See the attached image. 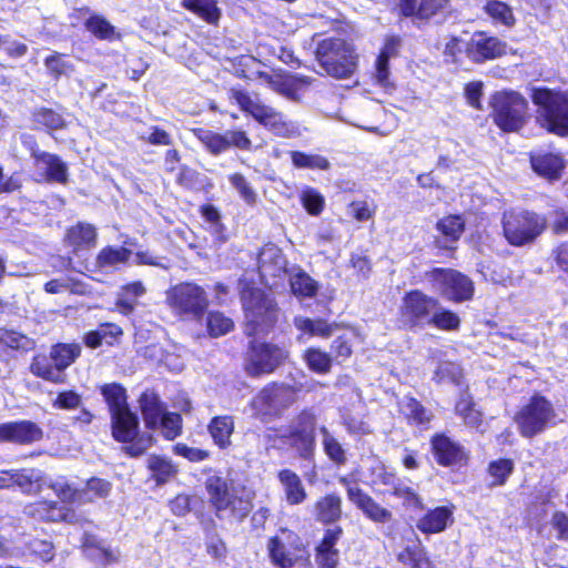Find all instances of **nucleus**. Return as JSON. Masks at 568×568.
<instances>
[{"mask_svg":"<svg viewBox=\"0 0 568 568\" xmlns=\"http://www.w3.org/2000/svg\"><path fill=\"white\" fill-rule=\"evenodd\" d=\"M48 487L59 498L58 501L60 504L69 506H73L74 504L83 505V498H85V490L75 487L67 478L61 477V479L50 483Z\"/></svg>","mask_w":568,"mask_h":568,"instance_id":"nucleus-40","label":"nucleus"},{"mask_svg":"<svg viewBox=\"0 0 568 568\" xmlns=\"http://www.w3.org/2000/svg\"><path fill=\"white\" fill-rule=\"evenodd\" d=\"M28 150L33 160V164L36 166H44V171L41 174L43 181L63 185L68 183V165L58 154L41 150L36 140L31 142Z\"/></svg>","mask_w":568,"mask_h":568,"instance_id":"nucleus-20","label":"nucleus"},{"mask_svg":"<svg viewBox=\"0 0 568 568\" xmlns=\"http://www.w3.org/2000/svg\"><path fill=\"white\" fill-rule=\"evenodd\" d=\"M123 335L122 328L115 323H101L97 329L89 331L83 336V343L89 348H98L106 337L116 339Z\"/></svg>","mask_w":568,"mask_h":568,"instance_id":"nucleus-45","label":"nucleus"},{"mask_svg":"<svg viewBox=\"0 0 568 568\" xmlns=\"http://www.w3.org/2000/svg\"><path fill=\"white\" fill-rule=\"evenodd\" d=\"M29 371L33 376L52 384H63L65 382V375L58 371L50 355L43 353H38L32 357Z\"/></svg>","mask_w":568,"mask_h":568,"instance_id":"nucleus-35","label":"nucleus"},{"mask_svg":"<svg viewBox=\"0 0 568 568\" xmlns=\"http://www.w3.org/2000/svg\"><path fill=\"white\" fill-rule=\"evenodd\" d=\"M556 410L544 395L535 394L515 414L514 422L524 438H534L554 424Z\"/></svg>","mask_w":568,"mask_h":568,"instance_id":"nucleus-12","label":"nucleus"},{"mask_svg":"<svg viewBox=\"0 0 568 568\" xmlns=\"http://www.w3.org/2000/svg\"><path fill=\"white\" fill-rule=\"evenodd\" d=\"M159 428H161L162 436L165 439H175L182 434L183 430L182 415L176 412H165L161 417V424H159Z\"/></svg>","mask_w":568,"mask_h":568,"instance_id":"nucleus-60","label":"nucleus"},{"mask_svg":"<svg viewBox=\"0 0 568 568\" xmlns=\"http://www.w3.org/2000/svg\"><path fill=\"white\" fill-rule=\"evenodd\" d=\"M206 332L210 337L217 338L229 334L235 327L232 318L221 311H207L205 314Z\"/></svg>","mask_w":568,"mask_h":568,"instance_id":"nucleus-50","label":"nucleus"},{"mask_svg":"<svg viewBox=\"0 0 568 568\" xmlns=\"http://www.w3.org/2000/svg\"><path fill=\"white\" fill-rule=\"evenodd\" d=\"M435 229L443 239H436L434 246L439 251H455V244L466 230V221L462 214H448L436 222Z\"/></svg>","mask_w":568,"mask_h":568,"instance_id":"nucleus-24","label":"nucleus"},{"mask_svg":"<svg viewBox=\"0 0 568 568\" xmlns=\"http://www.w3.org/2000/svg\"><path fill=\"white\" fill-rule=\"evenodd\" d=\"M267 555L273 566L285 568V564L292 558L286 545L278 536H272L267 540Z\"/></svg>","mask_w":568,"mask_h":568,"instance_id":"nucleus-61","label":"nucleus"},{"mask_svg":"<svg viewBox=\"0 0 568 568\" xmlns=\"http://www.w3.org/2000/svg\"><path fill=\"white\" fill-rule=\"evenodd\" d=\"M455 506L453 504L427 509L416 521V528L423 535L444 532L454 524Z\"/></svg>","mask_w":568,"mask_h":568,"instance_id":"nucleus-23","label":"nucleus"},{"mask_svg":"<svg viewBox=\"0 0 568 568\" xmlns=\"http://www.w3.org/2000/svg\"><path fill=\"white\" fill-rule=\"evenodd\" d=\"M290 158L296 169L326 171L331 168L329 161L320 154H308L303 151H291Z\"/></svg>","mask_w":568,"mask_h":568,"instance_id":"nucleus-53","label":"nucleus"},{"mask_svg":"<svg viewBox=\"0 0 568 568\" xmlns=\"http://www.w3.org/2000/svg\"><path fill=\"white\" fill-rule=\"evenodd\" d=\"M204 488L207 503L220 520L242 524L253 510L255 493L242 483L214 474L205 478Z\"/></svg>","mask_w":568,"mask_h":568,"instance_id":"nucleus-3","label":"nucleus"},{"mask_svg":"<svg viewBox=\"0 0 568 568\" xmlns=\"http://www.w3.org/2000/svg\"><path fill=\"white\" fill-rule=\"evenodd\" d=\"M100 392L108 405L110 416L130 408L126 389L122 384H104L101 386Z\"/></svg>","mask_w":568,"mask_h":568,"instance_id":"nucleus-39","label":"nucleus"},{"mask_svg":"<svg viewBox=\"0 0 568 568\" xmlns=\"http://www.w3.org/2000/svg\"><path fill=\"white\" fill-rule=\"evenodd\" d=\"M501 234L513 247L532 245L548 229L545 214L526 207H510L500 219Z\"/></svg>","mask_w":568,"mask_h":568,"instance_id":"nucleus-6","label":"nucleus"},{"mask_svg":"<svg viewBox=\"0 0 568 568\" xmlns=\"http://www.w3.org/2000/svg\"><path fill=\"white\" fill-rule=\"evenodd\" d=\"M454 413L459 416L468 427L478 428L484 423V415L476 407L471 394L466 389L462 392L454 405Z\"/></svg>","mask_w":568,"mask_h":568,"instance_id":"nucleus-34","label":"nucleus"},{"mask_svg":"<svg viewBox=\"0 0 568 568\" xmlns=\"http://www.w3.org/2000/svg\"><path fill=\"white\" fill-rule=\"evenodd\" d=\"M338 483L345 488L347 499L362 514L375 524H386L393 519V513L377 503L369 494L346 476L338 478Z\"/></svg>","mask_w":568,"mask_h":568,"instance_id":"nucleus-17","label":"nucleus"},{"mask_svg":"<svg viewBox=\"0 0 568 568\" xmlns=\"http://www.w3.org/2000/svg\"><path fill=\"white\" fill-rule=\"evenodd\" d=\"M528 160L532 172L550 183L564 175L566 161L559 152L537 149L528 153Z\"/></svg>","mask_w":568,"mask_h":568,"instance_id":"nucleus-21","label":"nucleus"},{"mask_svg":"<svg viewBox=\"0 0 568 568\" xmlns=\"http://www.w3.org/2000/svg\"><path fill=\"white\" fill-rule=\"evenodd\" d=\"M166 304L181 321L202 323L210 301L205 290L193 282H181L166 291Z\"/></svg>","mask_w":568,"mask_h":568,"instance_id":"nucleus-10","label":"nucleus"},{"mask_svg":"<svg viewBox=\"0 0 568 568\" xmlns=\"http://www.w3.org/2000/svg\"><path fill=\"white\" fill-rule=\"evenodd\" d=\"M173 453L176 456H181L190 463H200L210 458L211 453L207 449L191 447L185 443H176L172 447Z\"/></svg>","mask_w":568,"mask_h":568,"instance_id":"nucleus-64","label":"nucleus"},{"mask_svg":"<svg viewBox=\"0 0 568 568\" xmlns=\"http://www.w3.org/2000/svg\"><path fill=\"white\" fill-rule=\"evenodd\" d=\"M67 54L53 51L43 60L48 74L54 81H59L62 77H69L74 71L72 62L67 60Z\"/></svg>","mask_w":568,"mask_h":568,"instance_id":"nucleus-47","label":"nucleus"},{"mask_svg":"<svg viewBox=\"0 0 568 568\" xmlns=\"http://www.w3.org/2000/svg\"><path fill=\"white\" fill-rule=\"evenodd\" d=\"M138 403L145 428L159 429L161 417L166 412V406L160 396L153 390H144L140 394Z\"/></svg>","mask_w":568,"mask_h":568,"instance_id":"nucleus-28","label":"nucleus"},{"mask_svg":"<svg viewBox=\"0 0 568 568\" xmlns=\"http://www.w3.org/2000/svg\"><path fill=\"white\" fill-rule=\"evenodd\" d=\"M318 430L322 435V447L326 457L336 466L345 465L347 455L339 440L324 425L321 426Z\"/></svg>","mask_w":568,"mask_h":568,"instance_id":"nucleus-43","label":"nucleus"},{"mask_svg":"<svg viewBox=\"0 0 568 568\" xmlns=\"http://www.w3.org/2000/svg\"><path fill=\"white\" fill-rule=\"evenodd\" d=\"M314 57L326 74L336 80L352 78L359 64L356 45L352 41L339 37H328L320 40L316 43Z\"/></svg>","mask_w":568,"mask_h":568,"instance_id":"nucleus-5","label":"nucleus"},{"mask_svg":"<svg viewBox=\"0 0 568 568\" xmlns=\"http://www.w3.org/2000/svg\"><path fill=\"white\" fill-rule=\"evenodd\" d=\"M300 201L304 210L312 216H318L325 209V199L315 187H305L300 195Z\"/></svg>","mask_w":568,"mask_h":568,"instance_id":"nucleus-58","label":"nucleus"},{"mask_svg":"<svg viewBox=\"0 0 568 568\" xmlns=\"http://www.w3.org/2000/svg\"><path fill=\"white\" fill-rule=\"evenodd\" d=\"M207 433L213 445L220 450H229L233 446L232 437L235 433V417L230 414L213 416L207 425Z\"/></svg>","mask_w":568,"mask_h":568,"instance_id":"nucleus-26","label":"nucleus"},{"mask_svg":"<svg viewBox=\"0 0 568 568\" xmlns=\"http://www.w3.org/2000/svg\"><path fill=\"white\" fill-rule=\"evenodd\" d=\"M31 120L38 128H43L48 131L62 130L65 126L63 116L48 106L36 108L31 113Z\"/></svg>","mask_w":568,"mask_h":568,"instance_id":"nucleus-46","label":"nucleus"},{"mask_svg":"<svg viewBox=\"0 0 568 568\" xmlns=\"http://www.w3.org/2000/svg\"><path fill=\"white\" fill-rule=\"evenodd\" d=\"M465 53L475 63L495 60L507 53V43L486 31H476L466 43Z\"/></svg>","mask_w":568,"mask_h":568,"instance_id":"nucleus-19","label":"nucleus"},{"mask_svg":"<svg viewBox=\"0 0 568 568\" xmlns=\"http://www.w3.org/2000/svg\"><path fill=\"white\" fill-rule=\"evenodd\" d=\"M84 28L99 40H111L114 37V27L102 16L90 13Z\"/></svg>","mask_w":568,"mask_h":568,"instance_id":"nucleus-57","label":"nucleus"},{"mask_svg":"<svg viewBox=\"0 0 568 568\" xmlns=\"http://www.w3.org/2000/svg\"><path fill=\"white\" fill-rule=\"evenodd\" d=\"M32 341L26 335L14 329H0V352L7 351H28Z\"/></svg>","mask_w":568,"mask_h":568,"instance_id":"nucleus-54","label":"nucleus"},{"mask_svg":"<svg viewBox=\"0 0 568 568\" xmlns=\"http://www.w3.org/2000/svg\"><path fill=\"white\" fill-rule=\"evenodd\" d=\"M132 252L130 248L124 246H111L103 247L97 255V265L100 268L112 267L118 264H125Z\"/></svg>","mask_w":568,"mask_h":568,"instance_id":"nucleus-51","label":"nucleus"},{"mask_svg":"<svg viewBox=\"0 0 568 568\" xmlns=\"http://www.w3.org/2000/svg\"><path fill=\"white\" fill-rule=\"evenodd\" d=\"M191 132L213 156H217L229 149L248 151L252 148L251 139L243 130H229L225 133H219L205 128H193Z\"/></svg>","mask_w":568,"mask_h":568,"instance_id":"nucleus-15","label":"nucleus"},{"mask_svg":"<svg viewBox=\"0 0 568 568\" xmlns=\"http://www.w3.org/2000/svg\"><path fill=\"white\" fill-rule=\"evenodd\" d=\"M80 355L81 346L78 343H55L50 349V358L61 374H64Z\"/></svg>","mask_w":568,"mask_h":568,"instance_id":"nucleus-37","label":"nucleus"},{"mask_svg":"<svg viewBox=\"0 0 568 568\" xmlns=\"http://www.w3.org/2000/svg\"><path fill=\"white\" fill-rule=\"evenodd\" d=\"M110 418L112 437L123 444L122 450L126 456L140 457L154 444L151 434L140 432L139 417L131 408L113 414Z\"/></svg>","mask_w":568,"mask_h":568,"instance_id":"nucleus-11","label":"nucleus"},{"mask_svg":"<svg viewBox=\"0 0 568 568\" xmlns=\"http://www.w3.org/2000/svg\"><path fill=\"white\" fill-rule=\"evenodd\" d=\"M12 487L17 486L22 493L30 495L40 490L41 477L36 475L34 469L11 470Z\"/></svg>","mask_w":568,"mask_h":568,"instance_id":"nucleus-56","label":"nucleus"},{"mask_svg":"<svg viewBox=\"0 0 568 568\" xmlns=\"http://www.w3.org/2000/svg\"><path fill=\"white\" fill-rule=\"evenodd\" d=\"M229 181L247 205H255L257 195L242 173L235 172L230 174Z\"/></svg>","mask_w":568,"mask_h":568,"instance_id":"nucleus-62","label":"nucleus"},{"mask_svg":"<svg viewBox=\"0 0 568 568\" xmlns=\"http://www.w3.org/2000/svg\"><path fill=\"white\" fill-rule=\"evenodd\" d=\"M85 498L83 504L94 503L97 499H104L110 496L112 484L108 479L92 476L85 480Z\"/></svg>","mask_w":568,"mask_h":568,"instance_id":"nucleus-55","label":"nucleus"},{"mask_svg":"<svg viewBox=\"0 0 568 568\" xmlns=\"http://www.w3.org/2000/svg\"><path fill=\"white\" fill-rule=\"evenodd\" d=\"M230 99L236 103L242 112L251 115L261 125L275 129L284 124L281 112L257 100H253L251 94L244 89L232 88L230 90Z\"/></svg>","mask_w":568,"mask_h":568,"instance_id":"nucleus-18","label":"nucleus"},{"mask_svg":"<svg viewBox=\"0 0 568 568\" xmlns=\"http://www.w3.org/2000/svg\"><path fill=\"white\" fill-rule=\"evenodd\" d=\"M530 100L536 106L535 122L546 132L568 136V91L534 87Z\"/></svg>","mask_w":568,"mask_h":568,"instance_id":"nucleus-4","label":"nucleus"},{"mask_svg":"<svg viewBox=\"0 0 568 568\" xmlns=\"http://www.w3.org/2000/svg\"><path fill=\"white\" fill-rule=\"evenodd\" d=\"M311 513L316 523L335 526L343 518V499L336 491L325 493L316 498Z\"/></svg>","mask_w":568,"mask_h":568,"instance_id":"nucleus-25","label":"nucleus"},{"mask_svg":"<svg viewBox=\"0 0 568 568\" xmlns=\"http://www.w3.org/2000/svg\"><path fill=\"white\" fill-rule=\"evenodd\" d=\"M317 424V414L313 408L305 407L276 437L285 448L293 450L297 457L313 462L316 455Z\"/></svg>","mask_w":568,"mask_h":568,"instance_id":"nucleus-8","label":"nucleus"},{"mask_svg":"<svg viewBox=\"0 0 568 568\" xmlns=\"http://www.w3.org/2000/svg\"><path fill=\"white\" fill-rule=\"evenodd\" d=\"M490 118L494 124L505 133L519 132L529 120V104L518 91L503 90L490 98Z\"/></svg>","mask_w":568,"mask_h":568,"instance_id":"nucleus-9","label":"nucleus"},{"mask_svg":"<svg viewBox=\"0 0 568 568\" xmlns=\"http://www.w3.org/2000/svg\"><path fill=\"white\" fill-rule=\"evenodd\" d=\"M240 300L246 318L244 333L250 337L242 354L243 372L253 379L270 376L291 361V352L285 345L257 338V335L267 334L274 328L277 303L252 282L241 287Z\"/></svg>","mask_w":568,"mask_h":568,"instance_id":"nucleus-1","label":"nucleus"},{"mask_svg":"<svg viewBox=\"0 0 568 568\" xmlns=\"http://www.w3.org/2000/svg\"><path fill=\"white\" fill-rule=\"evenodd\" d=\"M429 450L436 465L443 468H460L470 460L469 450L448 432H436L429 437Z\"/></svg>","mask_w":568,"mask_h":568,"instance_id":"nucleus-14","label":"nucleus"},{"mask_svg":"<svg viewBox=\"0 0 568 568\" xmlns=\"http://www.w3.org/2000/svg\"><path fill=\"white\" fill-rule=\"evenodd\" d=\"M399 413L408 426L422 429H427L434 419L433 412L412 395L405 396L404 403L399 406Z\"/></svg>","mask_w":568,"mask_h":568,"instance_id":"nucleus-30","label":"nucleus"},{"mask_svg":"<svg viewBox=\"0 0 568 568\" xmlns=\"http://www.w3.org/2000/svg\"><path fill=\"white\" fill-rule=\"evenodd\" d=\"M8 425L11 444L27 446L41 442L44 437L41 426L30 419L11 420Z\"/></svg>","mask_w":568,"mask_h":568,"instance_id":"nucleus-31","label":"nucleus"},{"mask_svg":"<svg viewBox=\"0 0 568 568\" xmlns=\"http://www.w3.org/2000/svg\"><path fill=\"white\" fill-rule=\"evenodd\" d=\"M396 6L402 18L429 21L439 14L449 12L450 0H397Z\"/></svg>","mask_w":568,"mask_h":568,"instance_id":"nucleus-22","label":"nucleus"},{"mask_svg":"<svg viewBox=\"0 0 568 568\" xmlns=\"http://www.w3.org/2000/svg\"><path fill=\"white\" fill-rule=\"evenodd\" d=\"M302 359L306 367L317 375L328 374L335 364L328 352L315 346L307 347L302 354Z\"/></svg>","mask_w":568,"mask_h":568,"instance_id":"nucleus-38","label":"nucleus"},{"mask_svg":"<svg viewBox=\"0 0 568 568\" xmlns=\"http://www.w3.org/2000/svg\"><path fill=\"white\" fill-rule=\"evenodd\" d=\"M297 395L298 388L295 385L268 382L250 402L253 417L264 424L277 420L297 402Z\"/></svg>","mask_w":568,"mask_h":568,"instance_id":"nucleus-7","label":"nucleus"},{"mask_svg":"<svg viewBox=\"0 0 568 568\" xmlns=\"http://www.w3.org/2000/svg\"><path fill=\"white\" fill-rule=\"evenodd\" d=\"M396 559L399 564L408 568H436L417 536L412 545H406L397 552Z\"/></svg>","mask_w":568,"mask_h":568,"instance_id":"nucleus-32","label":"nucleus"},{"mask_svg":"<svg viewBox=\"0 0 568 568\" xmlns=\"http://www.w3.org/2000/svg\"><path fill=\"white\" fill-rule=\"evenodd\" d=\"M296 327L311 336L328 338L333 335L334 332L339 329L342 325L337 322L328 323L324 318L313 320L310 317H304L296 323Z\"/></svg>","mask_w":568,"mask_h":568,"instance_id":"nucleus-44","label":"nucleus"},{"mask_svg":"<svg viewBox=\"0 0 568 568\" xmlns=\"http://www.w3.org/2000/svg\"><path fill=\"white\" fill-rule=\"evenodd\" d=\"M290 288L297 298H314L320 290L318 283L304 270L290 276Z\"/></svg>","mask_w":568,"mask_h":568,"instance_id":"nucleus-41","label":"nucleus"},{"mask_svg":"<svg viewBox=\"0 0 568 568\" xmlns=\"http://www.w3.org/2000/svg\"><path fill=\"white\" fill-rule=\"evenodd\" d=\"M483 11L494 23L506 28H513L517 22L513 8L501 0H487Z\"/></svg>","mask_w":568,"mask_h":568,"instance_id":"nucleus-42","label":"nucleus"},{"mask_svg":"<svg viewBox=\"0 0 568 568\" xmlns=\"http://www.w3.org/2000/svg\"><path fill=\"white\" fill-rule=\"evenodd\" d=\"M389 495L402 500V505L406 509L424 510L425 505L420 495L410 486L405 485L402 480L394 485V489Z\"/></svg>","mask_w":568,"mask_h":568,"instance_id":"nucleus-52","label":"nucleus"},{"mask_svg":"<svg viewBox=\"0 0 568 568\" xmlns=\"http://www.w3.org/2000/svg\"><path fill=\"white\" fill-rule=\"evenodd\" d=\"M284 490L285 501L288 506H298L308 499V493L297 473L283 468L276 475Z\"/></svg>","mask_w":568,"mask_h":568,"instance_id":"nucleus-29","label":"nucleus"},{"mask_svg":"<svg viewBox=\"0 0 568 568\" xmlns=\"http://www.w3.org/2000/svg\"><path fill=\"white\" fill-rule=\"evenodd\" d=\"M426 275L432 282L439 283L442 293L454 303L470 301L474 296L473 281L457 270L434 267Z\"/></svg>","mask_w":568,"mask_h":568,"instance_id":"nucleus-16","label":"nucleus"},{"mask_svg":"<svg viewBox=\"0 0 568 568\" xmlns=\"http://www.w3.org/2000/svg\"><path fill=\"white\" fill-rule=\"evenodd\" d=\"M343 528L341 526H333L331 528H326L323 532V537L315 546L314 550L327 551L339 555L338 549L336 548L337 542L343 536Z\"/></svg>","mask_w":568,"mask_h":568,"instance_id":"nucleus-63","label":"nucleus"},{"mask_svg":"<svg viewBox=\"0 0 568 568\" xmlns=\"http://www.w3.org/2000/svg\"><path fill=\"white\" fill-rule=\"evenodd\" d=\"M26 517L43 524H65L71 526H84L90 519L74 506L62 505L58 500L40 498L24 506Z\"/></svg>","mask_w":568,"mask_h":568,"instance_id":"nucleus-13","label":"nucleus"},{"mask_svg":"<svg viewBox=\"0 0 568 568\" xmlns=\"http://www.w3.org/2000/svg\"><path fill=\"white\" fill-rule=\"evenodd\" d=\"M180 4L207 24L219 26L222 10L217 0H181Z\"/></svg>","mask_w":568,"mask_h":568,"instance_id":"nucleus-33","label":"nucleus"},{"mask_svg":"<svg viewBox=\"0 0 568 568\" xmlns=\"http://www.w3.org/2000/svg\"><path fill=\"white\" fill-rule=\"evenodd\" d=\"M432 379L437 385L450 383L462 386L465 383L463 369L453 362H440L435 368Z\"/></svg>","mask_w":568,"mask_h":568,"instance_id":"nucleus-49","label":"nucleus"},{"mask_svg":"<svg viewBox=\"0 0 568 568\" xmlns=\"http://www.w3.org/2000/svg\"><path fill=\"white\" fill-rule=\"evenodd\" d=\"M146 467L150 471V479L158 486L169 483L179 473L178 466L171 459L156 454L149 457Z\"/></svg>","mask_w":568,"mask_h":568,"instance_id":"nucleus-36","label":"nucleus"},{"mask_svg":"<svg viewBox=\"0 0 568 568\" xmlns=\"http://www.w3.org/2000/svg\"><path fill=\"white\" fill-rule=\"evenodd\" d=\"M398 327L415 332L425 327H435L443 332L460 328L462 320L453 310L442 307L437 297L419 288L406 291L397 310Z\"/></svg>","mask_w":568,"mask_h":568,"instance_id":"nucleus-2","label":"nucleus"},{"mask_svg":"<svg viewBox=\"0 0 568 568\" xmlns=\"http://www.w3.org/2000/svg\"><path fill=\"white\" fill-rule=\"evenodd\" d=\"M329 354L336 365L349 359L354 353L353 339L349 335L342 334L334 338L329 345Z\"/></svg>","mask_w":568,"mask_h":568,"instance_id":"nucleus-59","label":"nucleus"},{"mask_svg":"<svg viewBox=\"0 0 568 568\" xmlns=\"http://www.w3.org/2000/svg\"><path fill=\"white\" fill-rule=\"evenodd\" d=\"M97 229L87 222H77L65 231L63 242L77 254L80 251L89 250L97 245Z\"/></svg>","mask_w":568,"mask_h":568,"instance_id":"nucleus-27","label":"nucleus"},{"mask_svg":"<svg viewBox=\"0 0 568 568\" xmlns=\"http://www.w3.org/2000/svg\"><path fill=\"white\" fill-rule=\"evenodd\" d=\"M515 470V463L510 458H498L488 463L487 474L490 477L489 487L506 485Z\"/></svg>","mask_w":568,"mask_h":568,"instance_id":"nucleus-48","label":"nucleus"}]
</instances>
